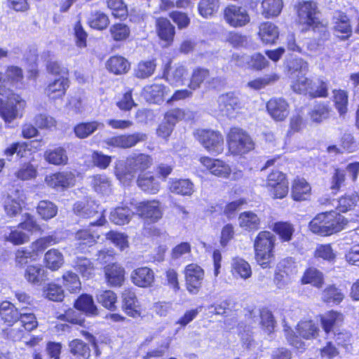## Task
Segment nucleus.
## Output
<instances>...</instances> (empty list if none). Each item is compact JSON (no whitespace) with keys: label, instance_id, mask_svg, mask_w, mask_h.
I'll use <instances>...</instances> for the list:
<instances>
[{"label":"nucleus","instance_id":"ea45409f","mask_svg":"<svg viewBox=\"0 0 359 359\" xmlns=\"http://www.w3.org/2000/svg\"><path fill=\"white\" fill-rule=\"evenodd\" d=\"M98 205L93 201L85 199L75 202L72 206L74 215L81 219H90L98 213Z\"/></svg>","mask_w":359,"mask_h":359},{"label":"nucleus","instance_id":"de8ad7c7","mask_svg":"<svg viewBox=\"0 0 359 359\" xmlns=\"http://www.w3.org/2000/svg\"><path fill=\"white\" fill-rule=\"evenodd\" d=\"M43 263L50 271H58L65 264L64 255L58 249L51 248L45 252Z\"/></svg>","mask_w":359,"mask_h":359},{"label":"nucleus","instance_id":"ddd939ff","mask_svg":"<svg viewBox=\"0 0 359 359\" xmlns=\"http://www.w3.org/2000/svg\"><path fill=\"white\" fill-rule=\"evenodd\" d=\"M195 139L210 154L220 155L224 150L222 133L211 128H198L194 133Z\"/></svg>","mask_w":359,"mask_h":359},{"label":"nucleus","instance_id":"c03bdc74","mask_svg":"<svg viewBox=\"0 0 359 359\" xmlns=\"http://www.w3.org/2000/svg\"><path fill=\"white\" fill-rule=\"evenodd\" d=\"M239 226L248 232H255L261 227V219L253 211H244L238 216Z\"/></svg>","mask_w":359,"mask_h":359},{"label":"nucleus","instance_id":"e433bc0d","mask_svg":"<svg viewBox=\"0 0 359 359\" xmlns=\"http://www.w3.org/2000/svg\"><path fill=\"white\" fill-rule=\"evenodd\" d=\"M258 37L265 45L275 44L279 37V29L270 21L262 22L258 27Z\"/></svg>","mask_w":359,"mask_h":359},{"label":"nucleus","instance_id":"2eb2a0df","mask_svg":"<svg viewBox=\"0 0 359 359\" xmlns=\"http://www.w3.org/2000/svg\"><path fill=\"white\" fill-rule=\"evenodd\" d=\"M346 172L350 180L355 182L359 175V161L348 163L345 169L340 167L334 168L330 180V189L333 194L339 193L341 188L346 185Z\"/></svg>","mask_w":359,"mask_h":359},{"label":"nucleus","instance_id":"f3484780","mask_svg":"<svg viewBox=\"0 0 359 359\" xmlns=\"http://www.w3.org/2000/svg\"><path fill=\"white\" fill-rule=\"evenodd\" d=\"M198 162L203 168V171L218 179H229L232 174L230 164L220 158H213L208 156H201Z\"/></svg>","mask_w":359,"mask_h":359},{"label":"nucleus","instance_id":"412c9836","mask_svg":"<svg viewBox=\"0 0 359 359\" xmlns=\"http://www.w3.org/2000/svg\"><path fill=\"white\" fill-rule=\"evenodd\" d=\"M210 70L206 67L198 66L191 71L187 87L192 90L199 89L203 85L208 84L215 88V84H221L224 80L221 77H210Z\"/></svg>","mask_w":359,"mask_h":359},{"label":"nucleus","instance_id":"79ce46f5","mask_svg":"<svg viewBox=\"0 0 359 359\" xmlns=\"http://www.w3.org/2000/svg\"><path fill=\"white\" fill-rule=\"evenodd\" d=\"M359 201V195L355 193L344 194L341 196L337 200V204L336 206V211L340 214L346 213L349 211L354 210L356 207H358L355 210V216L359 219V206L358 203Z\"/></svg>","mask_w":359,"mask_h":359},{"label":"nucleus","instance_id":"2f4dec72","mask_svg":"<svg viewBox=\"0 0 359 359\" xmlns=\"http://www.w3.org/2000/svg\"><path fill=\"white\" fill-rule=\"evenodd\" d=\"M130 277L132 283L140 288L152 287L156 282V275L154 270L144 266L133 269Z\"/></svg>","mask_w":359,"mask_h":359},{"label":"nucleus","instance_id":"09e8293b","mask_svg":"<svg viewBox=\"0 0 359 359\" xmlns=\"http://www.w3.org/2000/svg\"><path fill=\"white\" fill-rule=\"evenodd\" d=\"M331 114L332 109L328 103L325 102H318L308 113L311 121L316 124L328 120Z\"/></svg>","mask_w":359,"mask_h":359},{"label":"nucleus","instance_id":"052dcab7","mask_svg":"<svg viewBox=\"0 0 359 359\" xmlns=\"http://www.w3.org/2000/svg\"><path fill=\"white\" fill-rule=\"evenodd\" d=\"M280 79V76L275 72L257 77L248 82L247 86L255 90H260L276 83Z\"/></svg>","mask_w":359,"mask_h":359},{"label":"nucleus","instance_id":"dca6fc26","mask_svg":"<svg viewBox=\"0 0 359 359\" xmlns=\"http://www.w3.org/2000/svg\"><path fill=\"white\" fill-rule=\"evenodd\" d=\"M134 214L143 222H158L163 217V208L157 199H147L134 205Z\"/></svg>","mask_w":359,"mask_h":359},{"label":"nucleus","instance_id":"4d7b16f0","mask_svg":"<svg viewBox=\"0 0 359 359\" xmlns=\"http://www.w3.org/2000/svg\"><path fill=\"white\" fill-rule=\"evenodd\" d=\"M112 40L116 43H124L129 40L131 35L130 27L122 22H114L109 29Z\"/></svg>","mask_w":359,"mask_h":359},{"label":"nucleus","instance_id":"c85d7f7f","mask_svg":"<svg viewBox=\"0 0 359 359\" xmlns=\"http://www.w3.org/2000/svg\"><path fill=\"white\" fill-rule=\"evenodd\" d=\"M266 110L273 121L282 122L289 115L290 104L283 97H273L266 102Z\"/></svg>","mask_w":359,"mask_h":359},{"label":"nucleus","instance_id":"39448f33","mask_svg":"<svg viewBox=\"0 0 359 359\" xmlns=\"http://www.w3.org/2000/svg\"><path fill=\"white\" fill-rule=\"evenodd\" d=\"M348 219L334 210L318 213L309 222V231L321 237L337 234L346 228Z\"/></svg>","mask_w":359,"mask_h":359},{"label":"nucleus","instance_id":"cd10ccee","mask_svg":"<svg viewBox=\"0 0 359 359\" xmlns=\"http://www.w3.org/2000/svg\"><path fill=\"white\" fill-rule=\"evenodd\" d=\"M290 194L294 202L309 201L313 195L312 186L306 178L297 175L292 180Z\"/></svg>","mask_w":359,"mask_h":359},{"label":"nucleus","instance_id":"37998d69","mask_svg":"<svg viewBox=\"0 0 359 359\" xmlns=\"http://www.w3.org/2000/svg\"><path fill=\"white\" fill-rule=\"evenodd\" d=\"M168 189L172 194L190 196L194 192V184L189 179L172 178L169 181Z\"/></svg>","mask_w":359,"mask_h":359},{"label":"nucleus","instance_id":"423d86ee","mask_svg":"<svg viewBox=\"0 0 359 359\" xmlns=\"http://www.w3.org/2000/svg\"><path fill=\"white\" fill-rule=\"evenodd\" d=\"M276 237L269 231H260L255 238V259L263 269L272 268L276 261Z\"/></svg>","mask_w":359,"mask_h":359},{"label":"nucleus","instance_id":"4c0bfd02","mask_svg":"<svg viewBox=\"0 0 359 359\" xmlns=\"http://www.w3.org/2000/svg\"><path fill=\"white\" fill-rule=\"evenodd\" d=\"M43 158L48 164L55 166H65L69 163L67 151L63 146L46 149L43 153Z\"/></svg>","mask_w":359,"mask_h":359},{"label":"nucleus","instance_id":"49530a36","mask_svg":"<svg viewBox=\"0 0 359 359\" xmlns=\"http://www.w3.org/2000/svg\"><path fill=\"white\" fill-rule=\"evenodd\" d=\"M302 285H311L320 289L325 283V276L322 271L314 266L307 267L300 278Z\"/></svg>","mask_w":359,"mask_h":359},{"label":"nucleus","instance_id":"a211bd4d","mask_svg":"<svg viewBox=\"0 0 359 359\" xmlns=\"http://www.w3.org/2000/svg\"><path fill=\"white\" fill-rule=\"evenodd\" d=\"M184 285L191 294H198L202 290L205 278V270L197 263H190L183 270Z\"/></svg>","mask_w":359,"mask_h":359},{"label":"nucleus","instance_id":"9d476101","mask_svg":"<svg viewBox=\"0 0 359 359\" xmlns=\"http://www.w3.org/2000/svg\"><path fill=\"white\" fill-rule=\"evenodd\" d=\"M291 88L297 94L310 100L327 98L329 95V81L321 78L316 81L305 76H297L292 83Z\"/></svg>","mask_w":359,"mask_h":359},{"label":"nucleus","instance_id":"393cba45","mask_svg":"<svg viewBox=\"0 0 359 359\" xmlns=\"http://www.w3.org/2000/svg\"><path fill=\"white\" fill-rule=\"evenodd\" d=\"M121 309L127 316L132 318H138L142 316V305L133 288H126L121 292Z\"/></svg>","mask_w":359,"mask_h":359},{"label":"nucleus","instance_id":"9b49d317","mask_svg":"<svg viewBox=\"0 0 359 359\" xmlns=\"http://www.w3.org/2000/svg\"><path fill=\"white\" fill-rule=\"evenodd\" d=\"M107 223L105 210H103L100 217L89 224L87 227L77 230L74 233L76 250L80 253L90 252V248L96 245L100 238V233L93 229V226H102Z\"/></svg>","mask_w":359,"mask_h":359},{"label":"nucleus","instance_id":"680f3d73","mask_svg":"<svg viewBox=\"0 0 359 359\" xmlns=\"http://www.w3.org/2000/svg\"><path fill=\"white\" fill-rule=\"evenodd\" d=\"M284 66L286 71L291 74L306 72L309 70V64L303 58L292 55H289L285 61Z\"/></svg>","mask_w":359,"mask_h":359},{"label":"nucleus","instance_id":"aec40b11","mask_svg":"<svg viewBox=\"0 0 359 359\" xmlns=\"http://www.w3.org/2000/svg\"><path fill=\"white\" fill-rule=\"evenodd\" d=\"M223 19L231 27L240 28L248 25L251 17L248 10L236 4H228L222 11Z\"/></svg>","mask_w":359,"mask_h":359},{"label":"nucleus","instance_id":"6ab92c4d","mask_svg":"<svg viewBox=\"0 0 359 359\" xmlns=\"http://www.w3.org/2000/svg\"><path fill=\"white\" fill-rule=\"evenodd\" d=\"M189 74V69L184 62H178L172 66V60L168 59L162 67L161 78L170 85H184Z\"/></svg>","mask_w":359,"mask_h":359},{"label":"nucleus","instance_id":"a18cd8bd","mask_svg":"<svg viewBox=\"0 0 359 359\" xmlns=\"http://www.w3.org/2000/svg\"><path fill=\"white\" fill-rule=\"evenodd\" d=\"M89 179L91 189L97 194L108 195L111 192V180L107 175L94 174Z\"/></svg>","mask_w":359,"mask_h":359},{"label":"nucleus","instance_id":"7c9ffc66","mask_svg":"<svg viewBox=\"0 0 359 359\" xmlns=\"http://www.w3.org/2000/svg\"><path fill=\"white\" fill-rule=\"evenodd\" d=\"M104 279L108 285L112 287H121L126 281V270L118 262L107 264L103 267Z\"/></svg>","mask_w":359,"mask_h":359},{"label":"nucleus","instance_id":"8fccbe9b","mask_svg":"<svg viewBox=\"0 0 359 359\" xmlns=\"http://www.w3.org/2000/svg\"><path fill=\"white\" fill-rule=\"evenodd\" d=\"M332 101L339 116H344L348 110V92L344 89L335 88L332 91Z\"/></svg>","mask_w":359,"mask_h":359},{"label":"nucleus","instance_id":"13d9d810","mask_svg":"<svg viewBox=\"0 0 359 359\" xmlns=\"http://www.w3.org/2000/svg\"><path fill=\"white\" fill-rule=\"evenodd\" d=\"M101 123L95 120L81 121L73 128V133L79 139H86L92 135L100 127Z\"/></svg>","mask_w":359,"mask_h":359},{"label":"nucleus","instance_id":"c9c22d12","mask_svg":"<svg viewBox=\"0 0 359 359\" xmlns=\"http://www.w3.org/2000/svg\"><path fill=\"white\" fill-rule=\"evenodd\" d=\"M73 268L84 279L93 278L97 273V268L94 262L86 257H76L74 260Z\"/></svg>","mask_w":359,"mask_h":359},{"label":"nucleus","instance_id":"774afa93","mask_svg":"<svg viewBox=\"0 0 359 359\" xmlns=\"http://www.w3.org/2000/svg\"><path fill=\"white\" fill-rule=\"evenodd\" d=\"M231 273L243 279L252 276V269L250 264L243 258H235L231 264Z\"/></svg>","mask_w":359,"mask_h":359},{"label":"nucleus","instance_id":"5701e85b","mask_svg":"<svg viewBox=\"0 0 359 359\" xmlns=\"http://www.w3.org/2000/svg\"><path fill=\"white\" fill-rule=\"evenodd\" d=\"M41 142V140H34L29 142H14L4 150L3 154L8 161H11L14 154L16 155V158L19 161L27 159L33 161L34 156L31 146L34 143H38L39 144Z\"/></svg>","mask_w":359,"mask_h":359},{"label":"nucleus","instance_id":"6e6d98bb","mask_svg":"<svg viewBox=\"0 0 359 359\" xmlns=\"http://www.w3.org/2000/svg\"><path fill=\"white\" fill-rule=\"evenodd\" d=\"M156 67L157 61L155 57L141 60L137 64L134 69L133 75L135 78L139 79H148L154 74Z\"/></svg>","mask_w":359,"mask_h":359},{"label":"nucleus","instance_id":"a19ab883","mask_svg":"<svg viewBox=\"0 0 359 359\" xmlns=\"http://www.w3.org/2000/svg\"><path fill=\"white\" fill-rule=\"evenodd\" d=\"M131 67V64L125 57L120 55L110 56L106 62V68L109 72L114 75L127 74Z\"/></svg>","mask_w":359,"mask_h":359},{"label":"nucleus","instance_id":"69168bd1","mask_svg":"<svg viewBox=\"0 0 359 359\" xmlns=\"http://www.w3.org/2000/svg\"><path fill=\"white\" fill-rule=\"evenodd\" d=\"M313 257L328 263H334L336 261L337 255L332 248V243L318 244L313 252Z\"/></svg>","mask_w":359,"mask_h":359},{"label":"nucleus","instance_id":"f257e3e1","mask_svg":"<svg viewBox=\"0 0 359 359\" xmlns=\"http://www.w3.org/2000/svg\"><path fill=\"white\" fill-rule=\"evenodd\" d=\"M23 80L24 72L19 66L8 65L5 72L0 71V95L7 98L6 102L0 97V117L6 123L13 122L18 117V111H23L27 106L22 95L8 87V84L21 83Z\"/></svg>","mask_w":359,"mask_h":359},{"label":"nucleus","instance_id":"338daca9","mask_svg":"<svg viewBox=\"0 0 359 359\" xmlns=\"http://www.w3.org/2000/svg\"><path fill=\"white\" fill-rule=\"evenodd\" d=\"M220 7V0H200L198 11L201 16L209 18L215 15Z\"/></svg>","mask_w":359,"mask_h":359},{"label":"nucleus","instance_id":"0eeeda50","mask_svg":"<svg viewBox=\"0 0 359 359\" xmlns=\"http://www.w3.org/2000/svg\"><path fill=\"white\" fill-rule=\"evenodd\" d=\"M285 336L288 344L297 350H305V343L303 340L312 341L320 334L318 324L311 318H303L294 326L285 329Z\"/></svg>","mask_w":359,"mask_h":359},{"label":"nucleus","instance_id":"b1692460","mask_svg":"<svg viewBox=\"0 0 359 359\" xmlns=\"http://www.w3.org/2000/svg\"><path fill=\"white\" fill-rule=\"evenodd\" d=\"M154 27L159 41L163 43L165 47L171 46L175 41L176 28L170 20L164 16L156 17L154 19Z\"/></svg>","mask_w":359,"mask_h":359},{"label":"nucleus","instance_id":"f03ea898","mask_svg":"<svg viewBox=\"0 0 359 359\" xmlns=\"http://www.w3.org/2000/svg\"><path fill=\"white\" fill-rule=\"evenodd\" d=\"M15 297L22 306L20 309L10 301L4 300L0 303V320L6 327L11 328L18 325V332L22 335L25 332L35 330L38 325L36 315L32 312L25 311L34 305L33 298L23 291H15Z\"/></svg>","mask_w":359,"mask_h":359},{"label":"nucleus","instance_id":"6e6552de","mask_svg":"<svg viewBox=\"0 0 359 359\" xmlns=\"http://www.w3.org/2000/svg\"><path fill=\"white\" fill-rule=\"evenodd\" d=\"M226 144L229 156L243 158L255 149L250 134L238 126H231L226 134Z\"/></svg>","mask_w":359,"mask_h":359},{"label":"nucleus","instance_id":"e2e57ef3","mask_svg":"<svg viewBox=\"0 0 359 359\" xmlns=\"http://www.w3.org/2000/svg\"><path fill=\"white\" fill-rule=\"evenodd\" d=\"M62 285L71 294H78L81 290V282L79 276L72 271H67L62 276Z\"/></svg>","mask_w":359,"mask_h":359},{"label":"nucleus","instance_id":"bb28decb","mask_svg":"<svg viewBox=\"0 0 359 359\" xmlns=\"http://www.w3.org/2000/svg\"><path fill=\"white\" fill-rule=\"evenodd\" d=\"M46 185L56 191H65L75 185V175L71 171H56L46 175Z\"/></svg>","mask_w":359,"mask_h":359},{"label":"nucleus","instance_id":"603ef678","mask_svg":"<svg viewBox=\"0 0 359 359\" xmlns=\"http://www.w3.org/2000/svg\"><path fill=\"white\" fill-rule=\"evenodd\" d=\"M284 6L283 0H262L260 11L265 19L274 18L279 16Z\"/></svg>","mask_w":359,"mask_h":359},{"label":"nucleus","instance_id":"4468645a","mask_svg":"<svg viewBox=\"0 0 359 359\" xmlns=\"http://www.w3.org/2000/svg\"><path fill=\"white\" fill-rule=\"evenodd\" d=\"M80 334L88 341L89 344L79 338L69 341L67 359H90L91 357L90 345L95 348H97V340L92 333L86 330H81Z\"/></svg>","mask_w":359,"mask_h":359},{"label":"nucleus","instance_id":"4be33fe9","mask_svg":"<svg viewBox=\"0 0 359 359\" xmlns=\"http://www.w3.org/2000/svg\"><path fill=\"white\" fill-rule=\"evenodd\" d=\"M219 110L229 118H235L243 108V103L235 91L221 94L218 98Z\"/></svg>","mask_w":359,"mask_h":359},{"label":"nucleus","instance_id":"f704fd0d","mask_svg":"<svg viewBox=\"0 0 359 359\" xmlns=\"http://www.w3.org/2000/svg\"><path fill=\"white\" fill-rule=\"evenodd\" d=\"M344 299L343 290L336 283L327 285L320 292L321 302L327 305H339Z\"/></svg>","mask_w":359,"mask_h":359},{"label":"nucleus","instance_id":"c756f323","mask_svg":"<svg viewBox=\"0 0 359 359\" xmlns=\"http://www.w3.org/2000/svg\"><path fill=\"white\" fill-rule=\"evenodd\" d=\"M344 315L337 310L330 309L319 316L320 326L326 335L339 330L344 323Z\"/></svg>","mask_w":359,"mask_h":359},{"label":"nucleus","instance_id":"20e7f679","mask_svg":"<svg viewBox=\"0 0 359 359\" xmlns=\"http://www.w3.org/2000/svg\"><path fill=\"white\" fill-rule=\"evenodd\" d=\"M281 165V157L278 155L267 159L261 168V170H264L273 167L266 175L264 184L269 195L273 200L285 198L290 191L288 177L287 173L279 169Z\"/></svg>","mask_w":359,"mask_h":359},{"label":"nucleus","instance_id":"5fc2aeb1","mask_svg":"<svg viewBox=\"0 0 359 359\" xmlns=\"http://www.w3.org/2000/svg\"><path fill=\"white\" fill-rule=\"evenodd\" d=\"M170 92L169 87L162 83H152L145 88L147 98L156 104L163 102Z\"/></svg>","mask_w":359,"mask_h":359},{"label":"nucleus","instance_id":"72a5a7b5","mask_svg":"<svg viewBox=\"0 0 359 359\" xmlns=\"http://www.w3.org/2000/svg\"><path fill=\"white\" fill-rule=\"evenodd\" d=\"M337 15L334 18L333 30L340 34L338 36L339 41L349 39L353 35V29L349 16L344 12L338 11Z\"/></svg>","mask_w":359,"mask_h":359},{"label":"nucleus","instance_id":"1a4fd4ad","mask_svg":"<svg viewBox=\"0 0 359 359\" xmlns=\"http://www.w3.org/2000/svg\"><path fill=\"white\" fill-rule=\"evenodd\" d=\"M153 164L151 156L145 153L133 154L127 157L124 168L116 169L115 175L123 184L129 185L137 175L144 173Z\"/></svg>","mask_w":359,"mask_h":359},{"label":"nucleus","instance_id":"bf43d9fd","mask_svg":"<svg viewBox=\"0 0 359 359\" xmlns=\"http://www.w3.org/2000/svg\"><path fill=\"white\" fill-rule=\"evenodd\" d=\"M58 243V239L51 235L40 237L30 244V250L35 259L41 255L49 246Z\"/></svg>","mask_w":359,"mask_h":359},{"label":"nucleus","instance_id":"3c124183","mask_svg":"<svg viewBox=\"0 0 359 359\" xmlns=\"http://www.w3.org/2000/svg\"><path fill=\"white\" fill-rule=\"evenodd\" d=\"M104 3L114 19L122 21L128 18V6L124 0H105Z\"/></svg>","mask_w":359,"mask_h":359},{"label":"nucleus","instance_id":"864d4df0","mask_svg":"<svg viewBox=\"0 0 359 359\" xmlns=\"http://www.w3.org/2000/svg\"><path fill=\"white\" fill-rule=\"evenodd\" d=\"M110 20L107 14L101 11H95L90 13L86 20L87 25L93 30L104 31L109 25Z\"/></svg>","mask_w":359,"mask_h":359},{"label":"nucleus","instance_id":"f8f14e48","mask_svg":"<svg viewBox=\"0 0 359 359\" xmlns=\"http://www.w3.org/2000/svg\"><path fill=\"white\" fill-rule=\"evenodd\" d=\"M294 9L299 20L308 29L316 32L326 28V25L323 23L319 17L320 11L317 1L314 0L299 1L296 4Z\"/></svg>","mask_w":359,"mask_h":359},{"label":"nucleus","instance_id":"0e129e2a","mask_svg":"<svg viewBox=\"0 0 359 359\" xmlns=\"http://www.w3.org/2000/svg\"><path fill=\"white\" fill-rule=\"evenodd\" d=\"M259 325L261 329L268 335H271L275 331L276 320L271 311L266 307H262L259 310Z\"/></svg>","mask_w":359,"mask_h":359},{"label":"nucleus","instance_id":"473e14b6","mask_svg":"<svg viewBox=\"0 0 359 359\" xmlns=\"http://www.w3.org/2000/svg\"><path fill=\"white\" fill-rule=\"evenodd\" d=\"M271 231L282 243H290L298 233L296 225L290 220H279L275 222Z\"/></svg>","mask_w":359,"mask_h":359},{"label":"nucleus","instance_id":"58836bf2","mask_svg":"<svg viewBox=\"0 0 359 359\" xmlns=\"http://www.w3.org/2000/svg\"><path fill=\"white\" fill-rule=\"evenodd\" d=\"M135 180L137 187L146 194H156L160 190L161 184L151 172L140 173Z\"/></svg>","mask_w":359,"mask_h":359},{"label":"nucleus","instance_id":"a878e982","mask_svg":"<svg viewBox=\"0 0 359 359\" xmlns=\"http://www.w3.org/2000/svg\"><path fill=\"white\" fill-rule=\"evenodd\" d=\"M69 86V76L54 78L46 83L43 93L50 101L55 102L65 97Z\"/></svg>","mask_w":359,"mask_h":359},{"label":"nucleus","instance_id":"7ed1b4c3","mask_svg":"<svg viewBox=\"0 0 359 359\" xmlns=\"http://www.w3.org/2000/svg\"><path fill=\"white\" fill-rule=\"evenodd\" d=\"M76 311L88 317H96L100 313L93 296L88 293H82L74 300L73 308H67L63 313H56L55 318L57 320L60 321L57 323L54 327L56 332L59 334L70 333L74 326L86 327L85 318Z\"/></svg>","mask_w":359,"mask_h":359}]
</instances>
